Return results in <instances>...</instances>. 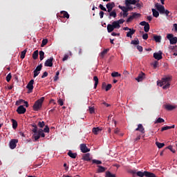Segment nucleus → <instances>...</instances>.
I'll return each mask as SVG.
<instances>
[{"instance_id":"obj_1","label":"nucleus","mask_w":177,"mask_h":177,"mask_svg":"<svg viewBox=\"0 0 177 177\" xmlns=\"http://www.w3.org/2000/svg\"><path fill=\"white\" fill-rule=\"evenodd\" d=\"M171 80H172L171 77H165L157 82V84L159 86H162L163 89H168L169 86H171Z\"/></svg>"},{"instance_id":"obj_2","label":"nucleus","mask_w":177,"mask_h":177,"mask_svg":"<svg viewBox=\"0 0 177 177\" xmlns=\"http://www.w3.org/2000/svg\"><path fill=\"white\" fill-rule=\"evenodd\" d=\"M44 100H45V97H41L35 102L32 106L34 111H39V109H42V103H44Z\"/></svg>"},{"instance_id":"obj_3","label":"nucleus","mask_w":177,"mask_h":177,"mask_svg":"<svg viewBox=\"0 0 177 177\" xmlns=\"http://www.w3.org/2000/svg\"><path fill=\"white\" fill-rule=\"evenodd\" d=\"M121 26L118 23L117 21H114L112 24L107 25V31L108 32H113L115 28H120Z\"/></svg>"},{"instance_id":"obj_4","label":"nucleus","mask_w":177,"mask_h":177,"mask_svg":"<svg viewBox=\"0 0 177 177\" xmlns=\"http://www.w3.org/2000/svg\"><path fill=\"white\" fill-rule=\"evenodd\" d=\"M135 131H138V132H140V134L137 136V138L135 139L136 142L138 140H140V138L142 137L141 135H143L145 133L146 131H145V127H143V124H139L138 125V128L136 129Z\"/></svg>"},{"instance_id":"obj_5","label":"nucleus","mask_w":177,"mask_h":177,"mask_svg":"<svg viewBox=\"0 0 177 177\" xmlns=\"http://www.w3.org/2000/svg\"><path fill=\"white\" fill-rule=\"evenodd\" d=\"M167 38L169 39L171 45H175V44H177V37H174V35L172 34H167Z\"/></svg>"},{"instance_id":"obj_6","label":"nucleus","mask_w":177,"mask_h":177,"mask_svg":"<svg viewBox=\"0 0 177 177\" xmlns=\"http://www.w3.org/2000/svg\"><path fill=\"white\" fill-rule=\"evenodd\" d=\"M155 7L160 15H164V12L165 10V7H164V6L160 5L158 3H157L155 5Z\"/></svg>"},{"instance_id":"obj_7","label":"nucleus","mask_w":177,"mask_h":177,"mask_svg":"<svg viewBox=\"0 0 177 177\" xmlns=\"http://www.w3.org/2000/svg\"><path fill=\"white\" fill-rule=\"evenodd\" d=\"M27 89H28V93H31L32 92V89H34V80H31L26 86Z\"/></svg>"},{"instance_id":"obj_8","label":"nucleus","mask_w":177,"mask_h":177,"mask_svg":"<svg viewBox=\"0 0 177 177\" xmlns=\"http://www.w3.org/2000/svg\"><path fill=\"white\" fill-rule=\"evenodd\" d=\"M45 67H53V57L48 59L44 63Z\"/></svg>"},{"instance_id":"obj_9","label":"nucleus","mask_w":177,"mask_h":177,"mask_svg":"<svg viewBox=\"0 0 177 177\" xmlns=\"http://www.w3.org/2000/svg\"><path fill=\"white\" fill-rule=\"evenodd\" d=\"M80 150L82 153H88V151H91V149L85 144L80 145Z\"/></svg>"},{"instance_id":"obj_10","label":"nucleus","mask_w":177,"mask_h":177,"mask_svg":"<svg viewBox=\"0 0 177 177\" xmlns=\"http://www.w3.org/2000/svg\"><path fill=\"white\" fill-rule=\"evenodd\" d=\"M41 132H44V130H42V129H40L39 131L37 130L36 133H34L35 134L33 135V138L35 139V142H37V140H38V139L41 138V136L39 134L41 133Z\"/></svg>"},{"instance_id":"obj_11","label":"nucleus","mask_w":177,"mask_h":177,"mask_svg":"<svg viewBox=\"0 0 177 177\" xmlns=\"http://www.w3.org/2000/svg\"><path fill=\"white\" fill-rule=\"evenodd\" d=\"M26 111H27V109H26L23 105L19 106L17 109L18 114H24Z\"/></svg>"},{"instance_id":"obj_12","label":"nucleus","mask_w":177,"mask_h":177,"mask_svg":"<svg viewBox=\"0 0 177 177\" xmlns=\"http://www.w3.org/2000/svg\"><path fill=\"white\" fill-rule=\"evenodd\" d=\"M18 142H19V140H16V139L11 140V141L10 142V149H16V146H17Z\"/></svg>"},{"instance_id":"obj_13","label":"nucleus","mask_w":177,"mask_h":177,"mask_svg":"<svg viewBox=\"0 0 177 177\" xmlns=\"http://www.w3.org/2000/svg\"><path fill=\"white\" fill-rule=\"evenodd\" d=\"M153 57L156 60H161L162 59V52L160 50L158 53H153Z\"/></svg>"},{"instance_id":"obj_14","label":"nucleus","mask_w":177,"mask_h":177,"mask_svg":"<svg viewBox=\"0 0 177 177\" xmlns=\"http://www.w3.org/2000/svg\"><path fill=\"white\" fill-rule=\"evenodd\" d=\"M145 78H146V74H145L143 72H141L136 78V80L138 81V82H141V81L145 80Z\"/></svg>"},{"instance_id":"obj_15","label":"nucleus","mask_w":177,"mask_h":177,"mask_svg":"<svg viewBox=\"0 0 177 177\" xmlns=\"http://www.w3.org/2000/svg\"><path fill=\"white\" fill-rule=\"evenodd\" d=\"M165 109H166V110H167L168 111H172V110H174V109H176V106L171 104H167V105H165Z\"/></svg>"},{"instance_id":"obj_16","label":"nucleus","mask_w":177,"mask_h":177,"mask_svg":"<svg viewBox=\"0 0 177 177\" xmlns=\"http://www.w3.org/2000/svg\"><path fill=\"white\" fill-rule=\"evenodd\" d=\"M101 131H102V129L100 127H94L92 129V132L94 135H97L99 132H101Z\"/></svg>"},{"instance_id":"obj_17","label":"nucleus","mask_w":177,"mask_h":177,"mask_svg":"<svg viewBox=\"0 0 177 177\" xmlns=\"http://www.w3.org/2000/svg\"><path fill=\"white\" fill-rule=\"evenodd\" d=\"M135 32H136V30L130 29V30L127 33V37H128L129 38H132V36L133 35V34H135Z\"/></svg>"},{"instance_id":"obj_18","label":"nucleus","mask_w":177,"mask_h":177,"mask_svg":"<svg viewBox=\"0 0 177 177\" xmlns=\"http://www.w3.org/2000/svg\"><path fill=\"white\" fill-rule=\"evenodd\" d=\"M82 160L84 161H91V153H88L83 156Z\"/></svg>"},{"instance_id":"obj_19","label":"nucleus","mask_w":177,"mask_h":177,"mask_svg":"<svg viewBox=\"0 0 177 177\" xmlns=\"http://www.w3.org/2000/svg\"><path fill=\"white\" fill-rule=\"evenodd\" d=\"M175 128V124H173L172 126H166L161 129V132H164V131H168V129H173Z\"/></svg>"},{"instance_id":"obj_20","label":"nucleus","mask_w":177,"mask_h":177,"mask_svg":"<svg viewBox=\"0 0 177 177\" xmlns=\"http://www.w3.org/2000/svg\"><path fill=\"white\" fill-rule=\"evenodd\" d=\"M93 81L95 82L94 89H96L97 88V85L99 84V78L97 77V76L93 77Z\"/></svg>"},{"instance_id":"obj_21","label":"nucleus","mask_w":177,"mask_h":177,"mask_svg":"<svg viewBox=\"0 0 177 177\" xmlns=\"http://www.w3.org/2000/svg\"><path fill=\"white\" fill-rule=\"evenodd\" d=\"M98 169L97 170L98 174H102V172H104V171H106V167L101 166V165H98L97 166Z\"/></svg>"},{"instance_id":"obj_22","label":"nucleus","mask_w":177,"mask_h":177,"mask_svg":"<svg viewBox=\"0 0 177 177\" xmlns=\"http://www.w3.org/2000/svg\"><path fill=\"white\" fill-rule=\"evenodd\" d=\"M60 14L62 15V17L64 19H70V15L66 11H61Z\"/></svg>"},{"instance_id":"obj_23","label":"nucleus","mask_w":177,"mask_h":177,"mask_svg":"<svg viewBox=\"0 0 177 177\" xmlns=\"http://www.w3.org/2000/svg\"><path fill=\"white\" fill-rule=\"evenodd\" d=\"M151 10H152V14H153V17L157 18V17H158V16H160V12L157 10L152 8Z\"/></svg>"},{"instance_id":"obj_24","label":"nucleus","mask_w":177,"mask_h":177,"mask_svg":"<svg viewBox=\"0 0 177 177\" xmlns=\"http://www.w3.org/2000/svg\"><path fill=\"white\" fill-rule=\"evenodd\" d=\"M111 17L115 18L117 17V12L115 10H112V12H109V19H111Z\"/></svg>"},{"instance_id":"obj_25","label":"nucleus","mask_w":177,"mask_h":177,"mask_svg":"<svg viewBox=\"0 0 177 177\" xmlns=\"http://www.w3.org/2000/svg\"><path fill=\"white\" fill-rule=\"evenodd\" d=\"M109 50H110V49L109 48H106V49H104L102 52H101L100 53V57L102 59H103V57H104V56H106V55H107V52H109Z\"/></svg>"},{"instance_id":"obj_26","label":"nucleus","mask_w":177,"mask_h":177,"mask_svg":"<svg viewBox=\"0 0 177 177\" xmlns=\"http://www.w3.org/2000/svg\"><path fill=\"white\" fill-rule=\"evenodd\" d=\"M68 156L71 157V158H77V153H73V151H69L68 152Z\"/></svg>"},{"instance_id":"obj_27","label":"nucleus","mask_w":177,"mask_h":177,"mask_svg":"<svg viewBox=\"0 0 177 177\" xmlns=\"http://www.w3.org/2000/svg\"><path fill=\"white\" fill-rule=\"evenodd\" d=\"M106 8H109L110 9H113V8H115V3L114 2H111V3H108L106 5Z\"/></svg>"},{"instance_id":"obj_28","label":"nucleus","mask_w":177,"mask_h":177,"mask_svg":"<svg viewBox=\"0 0 177 177\" xmlns=\"http://www.w3.org/2000/svg\"><path fill=\"white\" fill-rule=\"evenodd\" d=\"M145 176L146 177H157L156 174H154V173H151L146 171H145Z\"/></svg>"},{"instance_id":"obj_29","label":"nucleus","mask_w":177,"mask_h":177,"mask_svg":"<svg viewBox=\"0 0 177 177\" xmlns=\"http://www.w3.org/2000/svg\"><path fill=\"white\" fill-rule=\"evenodd\" d=\"M153 39L156 42H161V36L153 35Z\"/></svg>"},{"instance_id":"obj_30","label":"nucleus","mask_w":177,"mask_h":177,"mask_svg":"<svg viewBox=\"0 0 177 177\" xmlns=\"http://www.w3.org/2000/svg\"><path fill=\"white\" fill-rule=\"evenodd\" d=\"M119 9H121L122 12H128L129 10V7H125V6H118Z\"/></svg>"},{"instance_id":"obj_31","label":"nucleus","mask_w":177,"mask_h":177,"mask_svg":"<svg viewBox=\"0 0 177 177\" xmlns=\"http://www.w3.org/2000/svg\"><path fill=\"white\" fill-rule=\"evenodd\" d=\"M156 145L158 149H162V147L165 146V144L159 142L158 141L156 142Z\"/></svg>"},{"instance_id":"obj_32","label":"nucleus","mask_w":177,"mask_h":177,"mask_svg":"<svg viewBox=\"0 0 177 177\" xmlns=\"http://www.w3.org/2000/svg\"><path fill=\"white\" fill-rule=\"evenodd\" d=\"M11 121L12 122L13 129H16V128H17V121H16V120L15 119H12Z\"/></svg>"},{"instance_id":"obj_33","label":"nucleus","mask_w":177,"mask_h":177,"mask_svg":"<svg viewBox=\"0 0 177 177\" xmlns=\"http://www.w3.org/2000/svg\"><path fill=\"white\" fill-rule=\"evenodd\" d=\"M40 60H44V58L45 57V53L42 50L39 51V53Z\"/></svg>"},{"instance_id":"obj_34","label":"nucleus","mask_w":177,"mask_h":177,"mask_svg":"<svg viewBox=\"0 0 177 177\" xmlns=\"http://www.w3.org/2000/svg\"><path fill=\"white\" fill-rule=\"evenodd\" d=\"M32 58L34 59V60H37V59H38V50L34 51L32 54Z\"/></svg>"},{"instance_id":"obj_35","label":"nucleus","mask_w":177,"mask_h":177,"mask_svg":"<svg viewBox=\"0 0 177 177\" xmlns=\"http://www.w3.org/2000/svg\"><path fill=\"white\" fill-rule=\"evenodd\" d=\"M32 127H33V129H32V132H33V133H37V131H38V127H37V124H32Z\"/></svg>"},{"instance_id":"obj_36","label":"nucleus","mask_w":177,"mask_h":177,"mask_svg":"<svg viewBox=\"0 0 177 177\" xmlns=\"http://www.w3.org/2000/svg\"><path fill=\"white\" fill-rule=\"evenodd\" d=\"M137 176H140V177H143V176H146V171H138L137 172Z\"/></svg>"},{"instance_id":"obj_37","label":"nucleus","mask_w":177,"mask_h":177,"mask_svg":"<svg viewBox=\"0 0 177 177\" xmlns=\"http://www.w3.org/2000/svg\"><path fill=\"white\" fill-rule=\"evenodd\" d=\"M150 30V24H147V25H145V26L144 27V31L145 32H149V31Z\"/></svg>"},{"instance_id":"obj_38","label":"nucleus","mask_w":177,"mask_h":177,"mask_svg":"<svg viewBox=\"0 0 177 177\" xmlns=\"http://www.w3.org/2000/svg\"><path fill=\"white\" fill-rule=\"evenodd\" d=\"M111 77L113 78H115V77H121V74H120L118 72H113L111 73Z\"/></svg>"},{"instance_id":"obj_39","label":"nucleus","mask_w":177,"mask_h":177,"mask_svg":"<svg viewBox=\"0 0 177 177\" xmlns=\"http://www.w3.org/2000/svg\"><path fill=\"white\" fill-rule=\"evenodd\" d=\"M27 53V49L24 50L21 53V59H24V57H26V54Z\"/></svg>"},{"instance_id":"obj_40","label":"nucleus","mask_w":177,"mask_h":177,"mask_svg":"<svg viewBox=\"0 0 177 177\" xmlns=\"http://www.w3.org/2000/svg\"><path fill=\"white\" fill-rule=\"evenodd\" d=\"M162 122H165V120H164V119H162L161 118H159L157 119L155 124H161Z\"/></svg>"},{"instance_id":"obj_41","label":"nucleus","mask_w":177,"mask_h":177,"mask_svg":"<svg viewBox=\"0 0 177 177\" xmlns=\"http://www.w3.org/2000/svg\"><path fill=\"white\" fill-rule=\"evenodd\" d=\"M105 177H115V174H113L110 171H106Z\"/></svg>"},{"instance_id":"obj_42","label":"nucleus","mask_w":177,"mask_h":177,"mask_svg":"<svg viewBox=\"0 0 177 177\" xmlns=\"http://www.w3.org/2000/svg\"><path fill=\"white\" fill-rule=\"evenodd\" d=\"M93 164H96V165H100L102 164V162L100 160H97L96 159L92 160Z\"/></svg>"},{"instance_id":"obj_43","label":"nucleus","mask_w":177,"mask_h":177,"mask_svg":"<svg viewBox=\"0 0 177 177\" xmlns=\"http://www.w3.org/2000/svg\"><path fill=\"white\" fill-rule=\"evenodd\" d=\"M131 45H139V39H136V40H132L131 41Z\"/></svg>"},{"instance_id":"obj_44","label":"nucleus","mask_w":177,"mask_h":177,"mask_svg":"<svg viewBox=\"0 0 177 177\" xmlns=\"http://www.w3.org/2000/svg\"><path fill=\"white\" fill-rule=\"evenodd\" d=\"M46 44H48V39H44L41 44V48H44Z\"/></svg>"},{"instance_id":"obj_45","label":"nucleus","mask_w":177,"mask_h":177,"mask_svg":"<svg viewBox=\"0 0 177 177\" xmlns=\"http://www.w3.org/2000/svg\"><path fill=\"white\" fill-rule=\"evenodd\" d=\"M131 16L133 19H136V17H140V14L137 12H133V15Z\"/></svg>"},{"instance_id":"obj_46","label":"nucleus","mask_w":177,"mask_h":177,"mask_svg":"<svg viewBox=\"0 0 177 177\" xmlns=\"http://www.w3.org/2000/svg\"><path fill=\"white\" fill-rule=\"evenodd\" d=\"M42 70V64H40L39 66L36 67L35 71L40 72Z\"/></svg>"},{"instance_id":"obj_47","label":"nucleus","mask_w":177,"mask_h":177,"mask_svg":"<svg viewBox=\"0 0 177 177\" xmlns=\"http://www.w3.org/2000/svg\"><path fill=\"white\" fill-rule=\"evenodd\" d=\"M37 125L39 128H44V127H45V122H39Z\"/></svg>"},{"instance_id":"obj_48","label":"nucleus","mask_w":177,"mask_h":177,"mask_svg":"<svg viewBox=\"0 0 177 177\" xmlns=\"http://www.w3.org/2000/svg\"><path fill=\"white\" fill-rule=\"evenodd\" d=\"M10 80H12V74L9 73L7 76H6V81L7 82H10Z\"/></svg>"},{"instance_id":"obj_49","label":"nucleus","mask_w":177,"mask_h":177,"mask_svg":"<svg viewBox=\"0 0 177 177\" xmlns=\"http://www.w3.org/2000/svg\"><path fill=\"white\" fill-rule=\"evenodd\" d=\"M24 100H17L15 103V105L16 106H20V104H21V103H24Z\"/></svg>"},{"instance_id":"obj_50","label":"nucleus","mask_w":177,"mask_h":177,"mask_svg":"<svg viewBox=\"0 0 177 177\" xmlns=\"http://www.w3.org/2000/svg\"><path fill=\"white\" fill-rule=\"evenodd\" d=\"M88 110H89L90 114L95 113V108L94 107L89 106Z\"/></svg>"},{"instance_id":"obj_51","label":"nucleus","mask_w":177,"mask_h":177,"mask_svg":"<svg viewBox=\"0 0 177 177\" xmlns=\"http://www.w3.org/2000/svg\"><path fill=\"white\" fill-rule=\"evenodd\" d=\"M111 87H112L111 84H109L106 86V88H105L106 92H109V91H110V89H111Z\"/></svg>"},{"instance_id":"obj_52","label":"nucleus","mask_w":177,"mask_h":177,"mask_svg":"<svg viewBox=\"0 0 177 177\" xmlns=\"http://www.w3.org/2000/svg\"><path fill=\"white\" fill-rule=\"evenodd\" d=\"M33 73H34V75H33L34 78H35L36 77H38V75H39V71H38L35 70L33 71Z\"/></svg>"},{"instance_id":"obj_53","label":"nucleus","mask_w":177,"mask_h":177,"mask_svg":"<svg viewBox=\"0 0 177 177\" xmlns=\"http://www.w3.org/2000/svg\"><path fill=\"white\" fill-rule=\"evenodd\" d=\"M99 8L100 9H101V10H103L104 12H107V9L104 6H103V5L100 4Z\"/></svg>"},{"instance_id":"obj_54","label":"nucleus","mask_w":177,"mask_h":177,"mask_svg":"<svg viewBox=\"0 0 177 177\" xmlns=\"http://www.w3.org/2000/svg\"><path fill=\"white\" fill-rule=\"evenodd\" d=\"M43 132H45L46 133H48V132H49V127L45 126V128L44 129Z\"/></svg>"},{"instance_id":"obj_55","label":"nucleus","mask_w":177,"mask_h":177,"mask_svg":"<svg viewBox=\"0 0 177 177\" xmlns=\"http://www.w3.org/2000/svg\"><path fill=\"white\" fill-rule=\"evenodd\" d=\"M116 21L118 23V24L120 26V24H123L125 22V20L121 19H119V20H118Z\"/></svg>"},{"instance_id":"obj_56","label":"nucleus","mask_w":177,"mask_h":177,"mask_svg":"<svg viewBox=\"0 0 177 177\" xmlns=\"http://www.w3.org/2000/svg\"><path fill=\"white\" fill-rule=\"evenodd\" d=\"M58 104H59V106H63V104H64V102H63V100L59 99L58 100Z\"/></svg>"},{"instance_id":"obj_57","label":"nucleus","mask_w":177,"mask_h":177,"mask_svg":"<svg viewBox=\"0 0 177 177\" xmlns=\"http://www.w3.org/2000/svg\"><path fill=\"white\" fill-rule=\"evenodd\" d=\"M147 38H149V35L147 33H145L143 35H142V39L146 40L147 39Z\"/></svg>"},{"instance_id":"obj_58","label":"nucleus","mask_w":177,"mask_h":177,"mask_svg":"<svg viewBox=\"0 0 177 177\" xmlns=\"http://www.w3.org/2000/svg\"><path fill=\"white\" fill-rule=\"evenodd\" d=\"M137 49L139 52H143V47L142 46H137Z\"/></svg>"},{"instance_id":"obj_59","label":"nucleus","mask_w":177,"mask_h":177,"mask_svg":"<svg viewBox=\"0 0 177 177\" xmlns=\"http://www.w3.org/2000/svg\"><path fill=\"white\" fill-rule=\"evenodd\" d=\"M133 19V17L131 16H130L127 19V23H131V21H132V19Z\"/></svg>"},{"instance_id":"obj_60","label":"nucleus","mask_w":177,"mask_h":177,"mask_svg":"<svg viewBox=\"0 0 177 177\" xmlns=\"http://www.w3.org/2000/svg\"><path fill=\"white\" fill-rule=\"evenodd\" d=\"M147 24H149V23L146 22V21H141V22L140 23V26H147Z\"/></svg>"},{"instance_id":"obj_61","label":"nucleus","mask_w":177,"mask_h":177,"mask_svg":"<svg viewBox=\"0 0 177 177\" xmlns=\"http://www.w3.org/2000/svg\"><path fill=\"white\" fill-rule=\"evenodd\" d=\"M46 77H48V72L45 71L42 76H41V78H46Z\"/></svg>"},{"instance_id":"obj_62","label":"nucleus","mask_w":177,"mask_h":177,"mask_svg":"<svg viewBox=\"0 0 177 177\" xmlns=\"http://www.w3.org/2000/svg\"><path fill=\"white\" fill-rule=\"evenodd\" d=\"M167 149H169V150L171 151L172 153H175V150L174 149V148L172 147V146L169 145Z\"/></svg>"},{"instance_id":"obj_63","label":"nucleus","mask_w":177,"mask_h":177,"mask_svg":"<svg viewBox=\"0 0 177 177\" xmlns=\"http://www.w3.org/2000/svg\"><path fill=\"white\" fill-rule=\"evenodd\" d=\"M125 5H126V6H129V5H131V1L125 0Z\"/></svg>"},{"instance_id":"obj_64","label":"nucleus","mask_w":177,"mask_h":177,"mask_svg":"<svg viewBox=\"0 0 177 177\" xmlns=\"http://www.w3.org/2000/svg\"><path fill=\"white\" fill-rule=\"evenodd\" d=\"M164 15H166V16H167V17L169 16V10H165Z\"/></svg>"}]
</instances>
